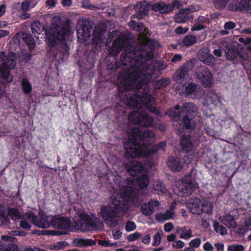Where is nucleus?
<instances>
[{
    "label": "nucleus",
    "instance_id": "1",
    "mask_svg": "<svg viewBox=\"0 0 251 251\" xmlns=\"http://www.w3.org/2000/svg\"><path fill=\"white\" fill-rule=\"evenodd\" d=\"M135 68L129 70L126 76L121 75L118 86L119 97L127 106L137 110L130 112L128 120L134 125H140L133 127L129 139L125 144L126 157L146 156L155 153L159 150H164L166 143L150 146L154 142V134L146 128L152 125L153 119L146 113L141 112L149 110L157 113L154 99L147 94L149 91L148 83L151 79L152 69L147 67L144 72L135 74Z\"/></svg>",
    "mask_w": 251,
    "mask_h": 251
},
{
    "label": "nucleus",
    "instance_id": "2",
    "mask_svg": "<svg viewBox=\"0 0 251 251\" xmlns=\"http://www.w3.org/2000/svg\"><path fill=\"white\" fill-rule=\"evenodd\" d=\"M121 33L118 30H114L109 33L108 38L112 40L116 38L112 46V50L116 53L120 52L123 48H127L121 55V68L126 69L123 76H126L129 70L135 68V74L144 72L147 67L153 69L152 58L153 56V47L157 43L154 41L144 37L136 46H130L128 39L120 37Z\"/></svg>",
    "mask_w": 251,
    "mask_h": 251
},
{
    "label": "nucleus",
    "instance_id": "3",
    "mask_svg": "<svg viewBox=\"0 0 251 251\" xmlns=\"http://www.w3.org/2000/svg\"><path fill=\"white\" fill-rule=\"evenodd\" d=\"M121 194V198L115 196L110 197L109 202V206H102L100 208V215L105 221L107 226L111 227H115L120 221L118 213L124 214L128 209L127 204L125 202L124 199H126L130 203L135 205H138L141 201L138 198L137 190L133 187H126L120 184H117Z\"/></svg>",
    "mask_w": 251,
    "mask_h": 251
},
{
    "label": "nucleus",
    "instance_id": "4",
    "mask_svg": "<svg viewBox=\"0 0 251 251\" xmlns=\"http://www.w3.org/2000/svg\"><path fill=\"white\" fill-rule=\"evenodd\" d=\"M52 27L46 31L47 42L49 47L48 50L50 56L57 57L56 44L59 41L66 39L69 33L68 29L62 24V20L59 17H54L51 20Z\"/></svg>",
    "mask_w": 251,
    "mask_h": 251
},
{
    "label": "nucleus",
    "instance_id": "5",
    "mask_svg": "<svg viewBox=\"0 0 251 251\" xmlns=\"http://www.w3.org/2000/svg\"><path fill=\"white\" fill-rule=\"evenodd\" d=\"M79 220L75 222V226L82 230H90L96 229L103 226V222L100 218L96 217L90 218L85 213L79 214Z\"/></svg>",
    "mask_w": 251,
    "mask_h": 251
},
{
    "label": "nucleus",
    "instance_id": "6",
    "mask_svg": "<svg viewBox=\"0 0 251 251\" xmlns=\"http://www.w3.org/2000/svg\"><path fill=\"white\" fill-rule=\"evenodd\" d=\"M198 188V184L192 179L191 176H188L177 182L174 192L177 195L182 196L191 194Z\"/></svg>",
    "mask_w": 251,
    "mask_h": 251
},
{
    "label": "nucleus",
    "instance_id": "7",
    "mask_svg": "<svg viewBox=\"0 0 251 251\" xmlns=\"http://www.w3.org/2000/svg\"><path fill=\"white\" fill-rule=\"evenodd\" d=\"M180 145L182 153L184 154L183 161L185 163L189 164L194 159L195 151L190 135H184L181 138Z\"/></svg>",
    "mask_w": 251,
    "mask_h": 251
},
{
    "label": "nucleus",
    "instance_id": "8",
    "mask_svg": "<svg viewBox=\"0 0 251 251\" xmlns=\"http://www.w3.org/2000/svg\"><path fill=\"white\" fill-rule=\"evenodd\" d=\"M183 90L185 97L193 99H200L204 94V91L202 87L193 82L185 83Z\"/></svg>",
    "mask_w": 251,
    "mask_h": 251
},
{
    "label": "nucleus",
    "instance_id": "9",
    "mask_svg": "<svg viewBox=\"0 0 251 251\" xmlns=\"http://www.w3.org/2000/svg\"><path fill=\"white\" fill-rule=\"evenodd\" d=\"M16 57L14 53H9L5 62L1 63L0 66V76L7 79L10 75V70L13 69L16 66Z\"/></svg>",
    "mask_w": 251,
    "mask_h": 251
},
{
    "label": "nucleus",
    "instance_id": "10",
    "mask_svg": "<svg viewBox=\"0 0 251 251\" xmlns=\"http://www.w3.org/2000/svg\"><path fill=\"white\" fill-rule=\"evenodd\" d=\"M181 6V2L179 0H173L172 3L169 4L163 2H156L152 5V9L160 14H167L173 11L175 8H179Z\"/></svg>",
    "mask_w": 251,
    "mask_h": 251
},
{
    "label": "nucleus",
    "instance_id": "11",
    "mask_svg": "<svg viewBox=\"0 0 251 251\" xmlns=\"http://www.w3.org/2000/svg\"><path fill=\"white\" fill-rule=\"evenodd\" d=\"M197 77L203 85L208 87L212 83V75L210 71L202 66H198L196 69Z\"/></svg>",
    "mask_w": 251,
    "mask_h": 251
},
{
    "label": "nucleus",
    "instance_id": "12",
    "mask_svg": "<svg viewBox=\"0 0 251 251\" xmlns=\"http://www.w3.org/2000/svg\"><path fill=\"white\" fill-rule=\"evenodd\" d=\"M197 10L198 8L193 6L181 9L175 16V20L178 23H183L189 21L193 19V16L191 15L190 13Z\"/></svg>",
    "mask_w": 251,
    "mask_h": 251
},
{
    "label": "nucleus",
    "instance_id": "13",
    "mask_svg": "<svg viewBox=\"0 0 251 251\" xmlns=\"http://www.w3.org/2000/svg\"><path fill=\"white\" fill-rule=\"evenodd\" d=\"M199 59L207 65H213L216 60L214 56L210 53V50L206 46L202 47L198 51Z\"/></svg>",
    "mask_w": 251,
    "mask_h": 251
},
{
    "label": "nucleus",
    "instance_id": "14",
    "mask_svg": "<svg viewBox=\"0 0 251 251\" xmlns=\"http://www.w3.org/2000/svg\"><path fill=\"white\" fill-rule=\"evenodd\" d=\"M124 166L127 172L132 176H135L137 174L142 173L144 169L142 163L136 160L126 161Z\"/></svg>",
    "mask_w": 251,
    "mask_h": 251
},
{
    "label": "nucleus",
    "instance_id": "15",
    "mask_svg": "<svg viewBox=\"0 0 251 251\" xmlns=\"http://www.w3.org/2000/svg\"><path fill=\"white\" fill-rule=\"evenodd\" d=\"M227 9L233 11H249L251 10L250 0H233L228 4Z\"/></svg>",
    "mask_w": 251,
    "mask_h": 251
},
{
    "label": "nucleus",
    "instance_id": "16",
    "mask_svg": "<svg viewBox=\"0 0 251 251\" xmlns=\"http://www.w3.org/2000/svg\"><path fill=\"white\" fill-rule=\"evenodd\" d=\"M71 221L69 218L59 215L53 216L52 226L59 229H68L70 228Z\"/></svg>",
    "mask_w": 251,
    "mask_h": 251
},
{
    "label": "nucleus",
    "instance_id": "17",
    "mask_svg": "<svg viewBox=\"0 0 251 251\" xmlns=\"http://www.w3.org/2000/svg\"><path fill=\"white\" fill-rule=\"evenodd\" d=\"M159 202L154 200H151L149 202L144 203L141 206L142 213L145 216H150L159 208Z\"/></svg>",
    "mask_w": 251,
    "mask_h": 251
},
{
    "label": "nucleus",
    "instance_id": "18",
    "mask_svg": "<svg viewBox=\"0 0 251 251\" xmlns=\"http://www.w3.org/2000/svg\"><path fill=\"white\" fill-rule=\"evenodd\" d=\"M239 49H243L242 45H238L237 47L236 45L233 44L230 49L226 51V54L227 59L231 61H236L237 60L239 57L243 58V55L239 50Z\"/></svg>",
    "mask_w": 251,
    "mask_h": 251
},
{
    "label": "nucleus",
    "instance_id": "19",
    "mask_svg": "<svg viewBox=\"0 0 251 251\" xmlns=\"http://www.w3.org/2000/svg\"><path fill=\"white\" fill-rule=\"evenodd\" d=\"M94 23L88 20H86L82 27L77 30L78 37H82L84 40H87L91 34V30L94 28Z\"/></svg>",
    "mask_w": 251,
    "mask_h": 251
},
{
    "label": "nucleus",
    "instance_id": "20",
    "mask_svg": "<svg viewBox=\"0 0 251 251\" xmlns=\"http://www.w3.org/2000/svg\"><path fill=\"white\" fill-rule=\"evenodd\" d=\"M53 216L41 214L38 219H36L35 226L40 228H46L52 226Z\"/></svg>",
    "mask_w": 251,
    "mask_h": 251
},
{
    "label": "nucleus",
    "instance_id": "21",
    "mask_svg": "<svg viewBox=\"0 0 251 251\" xmlns=\"http://www.w3.org/2000/svg\"><path fill=\"white\" fill-rule=\"evenodd\" d=\"M181 114L195 117L198 112L197 106L191 102H185L181 106Z\"/></svg>",
    "mask_w": 251,
    "mask_h": 251
},
{
    "label": "nucleus",
    "instance_id": "22",
    "mask_svg": "<svg viewBox=\"0 0 251 251\" xmlns=\"http://www.w3.org/2000/svg\"><path fill=\"white\" fill-rule=\"evenodd\" d=\"M201 203V202L199 198H193L188 201L187 205L192 213L200 214Z\"/></svg>",
    "mask_w": 251,
    "mask_h": 251
},
{
    "label": "nucleus",
    "instance_id": "23",
    "mask_svg": "<svg viewBox=\"0 0 251 251\" xmlns=\"http://www.w3.org/2000/svg\"><path fill=\"white\" fill-rule=\"evenodd\" d=\"M194 116L185 115L182 116L181 122L184 127L188 130H193L196 127V123L194 120Z\"/></svg>",
    "mask_w": 251,
    "mask_h": 251
},
{
    "label": "nucleus",
    "instance_id": "24",
    "mask_svg": "<svg viewBox=\"0 0 251 251\" xmlns=\"http://www.w3.org/2000/svg\"><path fill=\"white\" fill-rule=\"evenodd\" d=\"M134 9L137 12L136 14L132 15L133 18H137L138 20L143 19L147 15V10L146 7L141 2H138L134 5Z\"/></svg>",
    "mask_w": 251,
    "mask_h": 251
},
{
    "label": "nucleus",
    "instance_id": "25",
    "mask_svg": "<svg viewBox=\"0 0 251 251\" xmlns=\"http://www.w3.org/2000/svg\"><path fill=\"white\" fill-rule=\"evenodd\" d=\"M219 220L229 228H234L236 226V223L233 217L230 215H226L221 216Z\"/></svg>",
    "mask_w": 251,
    "mask_h": 251
},
{
    "label": "nucleus",
    "instance_id": "26",
    "mask_svg": "<svg viewBox=\"0 0 251 251\" xmlns=\"http://www.w3.org/2000/svg\"><path fill=\"white\" fill-rule=\"evenodd\" d=\"M74 243L75 246L78 247H91L96 245V242L95 240L91 239L76 238L74 240Z\"/></svg>",
    "mask_w": 251,
    "mask_h": 251
},
{
    "label": "nucleus",
    "instance_id": "27",
    "mask_svg": "<svg viewBox=\"0 0 251 251\" xmlns=\"http://www.w3.org/2000/svg\"><path fill=\"white\" fill-rule=\"evenodd\" d=\"M176 230V233L180 235V238L187 240L193 237L191 229L186 226L178 227Z\"/></svg>",
    "mask_w": 251,
    "mask_h": 251
},
{
    "label": "nucleus",
    "instance_id": "28",
    "mask_svg": "<svg viewBox=\"0 0 251 251\" xmlns=\"http://www.w3.org/2000/svg\"><path fill=\"white\" fill-rule=\"evenodd\" d=\"M189 69L185 66H181L176 72L174 76V79L178 82L181 79H184L189 75Z\"/></svg>",
    "mask_w": 251,
    "mask_h": 251
},
{
    "label": "nucleus",
    "instance_id": "29",
    "mask_svg": "<svg viewBox=\"0 0 251 251\" xmlns=\"http://www.w3.org/2000/svg\"><path fill=\"white\" fill-rule=\"evenodd\" d=\"M167 164L169 168L176 172L180 171L182 168L179 159L173 157H169L167 162Z\"/></svg>",
    "mask_w": 251,
    "mask_h": 251
},
{
    "label": "nucleus",
    "instance_id": "30",
    "mask_svg": "<svg viewBox=\"0 0 251 251\" xmlns=\"http://www.w3.org/2000/svg\"><path fill=\"white\" fill-rule=\"evenodd\" d=\"M236 27V24L232 21L226 22L224 25V29L220 31V33L222 35H227L232 33H233V30Z\"/></svg>",
    "mask_w": 251,
    "mask_h": 251
},
{
    "label": "nucleus",
    "instance_id": "31",
    "mask_svg": "<svg viewBox=\"0 0 251 251\" xmlns=\"http://www.w3.org/2000/svg\"><path fill=\"white\" fill-rule=\"evenodd\" d=\"M175 216V212L172 210H167L164 213H159L156 215V219L160 222L173 218Z\"/></svg>",
    "mask_w": 251,
    "mask_h": 251
},
{
    "label": "nucleus",
    "instance_id": "32",
    "mask_svg": "<svg viewBox=\"0 0 251 251\" xmlns=\"http://www.w3.org/2000/svg\"><path fill=\"white\" fill-rule=\"evenodd\" d=\"M213 208V205L211 202L206 201H204L201 202V204L200 213L202 212L208 214H211L212 213Z\"/></svg>",
    "mask_w": 251,
    "mask_h": 251
},
{
    "label": "nucleus",
    "instance_id": "33",
    "mask_svg": "<svg viewBox=\"0 0 251 251\" xmlns=\"http://www.w3.org/2000/svg\"><path fill=\"white\" fill-rule=\"evenodd\" d=\"M31 28L32 33L34 34V36L38 38L36 34H39L45 29L44 26L39 21H34L31 25Z\"/></svg>",
    "mask_w": 251,
    "mask_h": 251
},
{
    "label": "nucleus",
    "instance_id": "34",
    "mask_svg": "<svg viewBox=\"0 0 251 251\" xmlns=\"http://www.w3.org/2000/svg\"><path fill=\"white\" fill-rule=\"evenodd\" d=\"M22 40L28 46L30 50H33L35 47V42L32 36L30 34L26 33L23 34Z\"/></svg>",
    "mask_w": 251,
    "mask_h": 251
},
{
    "label": "nucleus",
    "instance_id": "35",
    "mask_svg": "<svg viewBox=\"0 0 251 251\" xmlns=\"http://www.w3.org/2000/svg\"><path fill=\"white\" fill-rule=\"evenodd\" d=\"M171 83V80L168 78H163L155 82L152 86L154 89H159L165 87Z\"/></svg>",
    "mask_w": 251,
    "mask_h": 251
},
{
    "label": "nucleus",
    "instance_id": "36",
    "mask_svg": "<svg viewBox=\"0 0 251 251\" xmlns=\"http://www.w3.org/2000/svg\"><path fill=\"white\" fill-rule=\"evenodd\" d=\"M9 216L13 221H20L22 218L19 211L15 208H9L8 210Z\"/></svg>",
    "mask_w": 251,
    "mask_h": 251
},
{
    "label": "nucleus",
    "instance_id": "37",
    "mask_svg": "<svg viewBox=\"0 0 251 251\" xmlns=\"http://www.w3.org/2000/svg\"><path fill=\"white\" fill-rule=\"evenodd\" d=\"M36 216L32 212H27L22 216L21 219L28 222L29 223H32L35 225L36 222Z\"/></svg>",
    "mask_w": 251,
    "mask_h": 251
},
{
    "label": "nucleus",
    "instance_id": "38",
    "mask_svg": "<svg viewBox=\"0 0 251 251\" xmlns=\"http://www.w3.org/2000/svg\"><path fill=\"white\" fill-rule=\"evenodd\" d=\"M197 39L195 36L192 35L186 36L183 39L182 44L183 46H191L196 42Z\"/></svg>",
    "mask_w": 251,
    "mask_h": 251
},
{
    "label": "nucleus",
    "instance_id": "39",
    "mask_svg": "<svg viewBox=\"0 0 251 251\" xmlns=\"http://www.w3.org/2000/svg\"><path fill=\"white\" fill-rule=\"evenodd\" d=\"M149 179L146 175H143L137 179V183L141 188H145L149 184Z\"/></svg>",
    "mask_w": 251,
    "mask_h": 251
},
{
    "label": "nucleus",
    "instance_id": "40",
    "mask_svg": "<svg viewBox=\"0 0 251 251\" xmlns=\"http://www.w3.org/2000/svg\"><path fill=\"white\" fill-rule=\"evenodd\" d=\"M213 223L214 228L216 232L219 233L221 235L227 234V231L225 227L221 225L219 223L216 221H214Z\"/></svg>",
    "mask_w": 251,
    "mask_h": 251
},
{
    "label": "nucleus",
    "instance_id": "41",
    "mask_svg": "<svg viewBox=\"0 0 251 251\" xmlns=\"http://www.w3.org/2000/svg\"><path fill=\"white\" fill-rule=\"evenodd\" d=\"M230 0H213V3L217 9L223 10L225 9Z\"/></svg>",
    "mask_w": 251,
    "mask_h": 251
},
{
    "label": "nucleus",
    "instance_id": "42",
    "mask_svg": "<svg viewBox=\"0 0 251 251\" xmlns=\"http://www.w3.org/2000/svg\"><path fill=\"white\" fill-rule=\"evenodd\" d=\"M208 99H209V100L212 104L215 105H217L220 103L221 101L220 98L216 93L209 92L208 95Z\"/></svg>",
    "mask_w": 251,
    "mask_h": 251
},
{
    "label": "nucleus",
    "instance_id": "43",
    "mask_svg": "<svg viewBox=\"0 0 251 251\" xmlns=\"http://www.w3.org/2000/svg\"><path fill=\"white\" fill-rule=\"evenodd\" d=\"M83 6L86 8L89 9L90 10H94L95 9H104L105 7L106 3L104 2H101L100 4H97L96 5H94L91 4H88L87 3H83Z\"/></svg>",
    "mask_w": 251,
    "mask_h": 251
},
{
    "label": "nucleus",
    "instance_id": "44",
    "mask_svg": "<svg viewBox=\"0 0 251 251\" xmlns=\"http://www.w3.org/2000/svg\"><path fill=\"white\" fill-rule=\"evenodd\" d=\"M136 30L139 31L140 34L142 33L146 36L150 35L148 33V28L145 27V25L143 23L139 22L136 25Z\"/></svg>",
    "mask_w": 251,
    "mask_h": 251
},
{
    "label": "nucleus",
    "instance_id": "45",
    "mask_svg": "<svg viewBox=\"0 0 251 251\" xmlns=\"http://www.w3.org/2000/svg\"><path fill=\"white\" fill-rule=\"evenodd\" d=\"M169 115L170 116L172 117L174 120L177 121L179 118H182V116L183 115V114H181V110L180 111H177L172 108L170 109Z\"/></svg>",
    "mask_w": 251,
    "mask_h": 251
},
{
    "label": "nucleus",
    "instance_id": "46",
    "mask_svg": "<svg viewBox=\"0 0 251 251\" xmlns=\"http://www.w3.org/2000/svg\"><path fill=\"white\" fill-rule=\"evenodd\" d=\"M22 86L24 92L27 94L31 91V86L29 82L25 79H23Z\"/></svg>",
    "mask_w": 251,
    "mask_h": 251
},
{
    "label": "nucleus",
    "instance_id": "47",
    "mask_svg": "<svg viewBox=\"0 0 251 251\" xmlns=\"http://www.w3.org/2000/svg\"><path fill=\"white\" fill-rule=\"evenodd\" d=\"M233 44L229 43L226 40H222L221 41L219 45V48L221 50H225V53L226 51L230 49Z\"/></svg>",
    "mask_w": 251,
    "mask_h": 251
},
{
    "label": "nucleus",
    "instance_id": "48",
    "mask_svg": "<svg viewBox=\"0 0 251 251\" xmlns=\"http://www.w3.org/2000/svg\"><path fill=\"white\" fill-rule=\"evenodd\" d=\"M244 247L241 245L232 244L227 247V251H244Z\"/></svg>",
    "mask_w": 251,
    "mask_h": 251
},
{
    "label": "nucleus",
    "instance_id": "49",
    "mask_svg": "<svg viewBox=\"0 0 251 251\" xmlns=\"http://www.w3.org/2000/svg\"><path fill=\"white\" fill-rule=\"evenodd\" d=\"M162 232L161 231H158L157 233H156L154 236H153V242L152 243V246H156L159 245L160 244L161 242V233Z\"/></svg>",
    "mask_w": 251,
    "mask_h": 251
},
{
    "label": "nucleus",
    "instance_id": "50",
    "mask_svg": "<svg viewBox=\"0 0 251 251\" xmlns=\"http://www.w3.org/2000/svg\"><path fill=\"white\" fill-rule=\"evenodd\" d=\"M136 228V226L135 223L132 221H128L125 226L126 230L128 231H131Z\"/></svg>",
    "mask_w": 251,
    "mask_h": 251
},
{
    "label": "nucleus",
    "instance_id": "51",
    "mask_svg": "<svg viewBox=\"0 0 251 251\" xmlns=\"http://www.w3.org/2000/svg\"><path fill=\"white\" fill-rule=\"evenodd\" d=\"M98 244L99 245L103 247L116 246L117 244L116 243H111L107 240H99Z\"/></svg>",
    "mask_w": 251,
    "mask_h": 251
},
{
    "label": "nucleus",
    "instance_id": "52",
    "mask_svg": "<svg viewBox=\"0 0 251 251\" xmlns=\"http://www.w3.org/2000/svg\"><path fill=\"white\" fill-rule=\"evenodd\" d=\"M141 236V234L139 232H136L127 236V239L129 241H134Z\"/></svg>",
    "mask_w": 251,
    "mask_h": 251
},
{
    "label": "nucleus",
    "instance_id": "53",
    "mask_svg": "<svg viewBox=\"0 0 251 251\" xmlns=\"http://www.w3.org/2000/svg\"><path fill=\"white\" fill-rule=\"evenodd\" d=\"M201 243V240L200 238H196L191 240L189 243L191 247L198 248Z\"/></svg>",
    "mask_w": 251,
    "mask_h": 251
},
{
    "label": "nucleus",
    "instance_id": "54",
    "mask_svg": "<svg viewBox=\"0 0 251 251\" xmlns=\"http://www.w3.org/2000/svg\"><path fill=\"white\" fill-rule=\"evenodd\" d=\"M9 222V217L7 215L0 214V225L7 224Z\"/></svg>",
    "mask_w": 251,
    "mask_h": 251
},
{
    "label": "nucleus",
    "instance_id": "55",
    "mask_svg": "<svg viewBox=\"0 0 251 251\" xmlns=\"http://www.w3.org/2000/svg\"><path fill=\"white\" fill-rule=\"evenodd\" d=\"M19 221L20 223V226L22 228L26 229H30L31 228V225L28 222L23 219H21Z\"/></svg>",
    "mask_w": 251,
    "mask_h": 251
},
{
    "label": "nucleus",
    "instance_id": "56",
    "mask_svg": "<svg viewBox=\"0 0 251 251\" xmlns=\"http://www.w3.org/2000/svg\"><path fill=\"white\" fill-rule=\"evenodd\" d=\"M30 2L28 1H25L22 3L21 9L25 12L29 9Z\"/></svg>",
    "mask_w": 251,
    "mask_h": 251
},
{
    "label": "nucleus",
    "instance_id": "57",
    "mask_svg": "<svg viewBox=\"0 0 251 251\" xmlns=\"http://www.w3.org/2000/svg\"><path fill=\"white\" fill-rule=\"evenodd\" d=\"M57 3V0H47L45 2V5L46 7L49 8L54 7Z\"/></svg>",
    "mask_w": 251,
    "mask_h": 251
},
{
    "label": "nucleus",
    "instance_id": "58",
    "mask_svg": "<svg viewBox=\"0 0 251 251\" xmlns=\"http://www.w3.org/2000/svg\"><path fill=\"white\" fill-rule=\"evenodd\" d=\"M156 67L159 71L165 70L167 68V65L162 61H157L156 62Z\"/></svg>",
    "mask_w": 251,
    "mask_h": 251
},
{
    "label": "nucleus",
    "instance_id": "59",
    "mask_svg": "<svg viewBox=\"0 0 251 251\" xmlns=\"http://www.w3.org/2000/svg\"><path fill=\"white\" fill-rule=\"evenodd\" d=\"M182 59V55L180 54H175L171 59L172 63H176L179 62Z\"/></svg>",
    "mask_w": 251,
    "mask_h": 251
},
{
    "label": "nucleus",
    "instance_id": "60",
    "mask_svg": "<svg viewBox=\"0 0 251 251\" xmlns=\"http://www.w3.org/2000/svg\"><path fill=\"white\" fill-rule=\"evenodd\" d=\"M113 236L115 239H119L122 236V232L119 230L114 229L112 231Z\"/></svg>",
    "mask_w": 251,
    "mask_h": 251
},
{
    "label": "nucleus",
    "instance_id": "61",
    "mask_svg": "<svg viewBox=\"0 0 251 251\" xmlns=\"http://www.w3.org/2000/svg\"><path fill=\"white\" fill-rule=\"evenodd\" d=\"M184 243L181 240H177L175 242L173 245V247L176 249H180L183 247Z\"/></svg>",
    "mask_w": 251,
    "mask_h": 251
},
{
    "label": "nucleus",
    "instance_id": "62",
    "mask_svg": "<svg viewBox=\"0 0 251 251\" xmlns=\"http://www.w3.org/2000/svg\"><path fill=\"white\" fill-rule=\"evenodd\" d=\"M174 228L173 224L170 222L165 224L164 226V229L167 232H170Z\"/></svg>",
    "mask_w": 251,
    "mask_h": 251
},
{
    "label": "nucleus",
    "instance_id": "63",
    "mask_svg": "<svg viewBox=\"0 0 251 251\" xmlns=\"http://www.w3.org/2000/svg\"><path fill=\"white\" fill-rule=\"evenodd\" d=\"M188 30V28L187 27H183L181 26H179L177 27L175 31L176 33L178 34H184Z\"/></svg>",
    "mask_w": 251,
    "mask_h": 251
},
{
    "label": "nucleus",
    "instance_id": "64",
    "mask_svg": "<svg viewBox=\"0 0 251 251\" xmlns=\"http://www.w3.org/2000/svg\"><path fill=\"white\" fill-rule=\"evenodd\" d=\"M3 251H18V250L15 245H11L5 248Z\"/></svg>",
    "mask_w": 251,
    "mask_h": 251
}]
</instances>
